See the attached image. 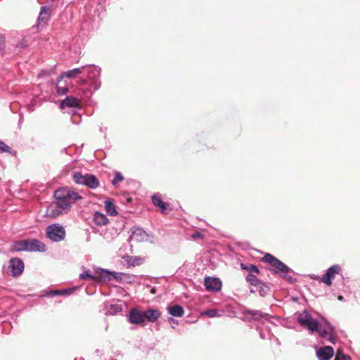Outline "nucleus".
Here are the masks:
<instances>
[{
  "label": "nucleus",
  "instance_id": "5701e85b",
  "mask_svg": "<svg viewBox=\"0 0 360 360\" xmlns=\"http://www.w3.org/2000/svg\"><path fill=\"white\" fill-rule=\"evenodd\" d=\"M127 262L130 266H138L143 263V259L140 257H128Z\"/></svg>",
  "mask_w": 360,
  "mask_h": 360
},
{
  "label": "nucleus",
  "instance_id": "393cba45",
  "mask_svg": "<svg viewBox=\"0 0 360 360\" xmlns=\"http://www.w3.org/2000/svg\"><path fill=\"white\" fill-rule=\"evenodd\" d=\"M221 313H220L218 310L214 309H208L200 313V316H207L210 318L219 317L221 316Z\"/></svg>",
  "mask_w": 360,
  "mask_h": 360
},
{
  "label": "nucleus",
  "instance_id": "f8f14e48",
  "mask_svg": "<svg viewBox=\"0 0 360 360\" xmlns=\"http://www.w3.org/2000/svg\"><path fill=\"white\" fill-rule=\"evenodd\" d=\"M205 285L209 291H219L221 288V282L219 278L207 277L205 278Z\"/></svg>",
  "mask_w": 360,
  "mask_h": 360
},
{
  "label": "nucleus",
  "instance_id": "bb28decb",
  "mask_svg": "<svg viewBox=\"0 0 360 360\" xmlns=\"http://www.w3.org/2000/svg\"><path fill=\"white\" fill-rule=\"evenodd\" d=\"M247 281L252 285L257 286L261 284V282L257 279L255 274H249L247 276Z\"/></svg>",
  "mask_w": 360,
  "mask_h": 360
},
{
  "label": "nucleus",
  "instance_id": "c85d7f7f",
  "mask_svg": "<svg viewBox=\"0 0 360 360\" xmlns=\"http://www.w3.org/2000/svg\"><path fill=\"white\" fill-rule=\"evenodd\" d=\"M241 268L243 269H245L248 271H249V274H258L259 273L258 268L256 266L252 265V264L245 265L244 264H241Z\"/></svg>",
  "mask_w": 360,
  "mask_h": 360
},
{
  "label": "nucleus",
  "instance_id": "a211bd4d",
  "mask_svg": "<svg viewBox=\"0 0 360 360\" xmlns=\"http://www.w3.org/2000/svg\"><path fill=\"white\" fill-rule=\"evenodd\" d=\"M152 201L156 207H158L161 210L162 213H165L169 207V204L163 202L158 195H154L152 197Z\"/></svg>",
  "mask_w": 360,
  "mask_h": 360
},
{
  "label": "nucleus",
  "instance_id": "aec40b11",
  "mask_svg": "<svg viewBox=\"0 0 360 360\" xmlns=\"http://www.w3.org/2000/svg\"><path fill=\"white\" fill-rule=\"evenodd\" d=\"M101 277L103 280H110L112 278L115 280L121 279V275L115 272H111L105 269H101L100 272Z\"/></svg>",
  "mask_w": 360,
  "mask_h": 360
},
{
  "label": "nucleus",
  "instance_id": "9d476101",
  "mask_svg": "<svg viewBox=\"0 0 360 360\" xmlns=\"http://www.w3.org/2000/svg\"><path fill=\"white\" fill-rule=\"evenodd\" d=\"M128 321L132 324H141L145 322L143 311L136 308L131 309L128 315Z\"/></svg>",
  "mask_w": 360,
  "mask_h": 360
},
{
  "label": "nucleus",
  "instance_id": "f03ea898",
  "mask_svg": "<svg viewBox=\"0 0 360 360\" xmlns=\"http://www.w3.org/2000/svg\"><path fill=\"white\" fill-rule=\"evenodd\" d=\"M297 321L302 326L311 332L316 331L322 338L334 343V328L327 321L323 320L321 322H318L311 317L308 311H304L298 315Z\"/></svg>",
  "mask_w": 360,
  "mask_h": 360
},
{
  "label": "nucleus",
  "instance_id": "9b49d317",
  "mask_svg": "<svg viewBox=\"0 0 360 360\" xmlns=\"http://www.w3.org/2000/svg\"><path fill=\"white\" fill-rule=\"evenodd\" d=\"M333 354L334 350L330 346H326L316 349V356L319 360H330Z\"/></svg>",
  "mask_w": 360,
  "mask_h": 360
},
{
  "label": "nucleus",
  "instance_id": "39448f33",
  "mask_svg": "<svg viewBox=\"0 0 360 360\" xmlns=\"http://www.w3.org/2000/svg\"><path fill=\"white\" fill-rule=\"evenodd\" d=\"M73 179L77 184L85 185L91 188H96L99 185L98 180L91 174L82 175L80 173H75Z\"/></svg>",
  "mask_w": 360,
  "mask_h": 360
},
{
  "label": "nucleus",
  "instance_id": "f3484780",
  "mask_svg": "<svg viewBox=\"0 0 360 360\" xmlns=\"http://www.w3.org/2000/svg\"><path fill=\"white\" fill-rule=\"evenodd\" d=\"M167 309L169 314L175 317H181L184 314L183 307L179 304L168 306Z\"/></svg>",
  "mask_w": 360,
  "mask_h": 360
},
{
  "label": "nucleus",
  "instance_id": "dca6fc26",
  "mask_svg": "<svg viewBox=\"0 0 360 360\" xmlns=\"http://www.w3.org/2000/svg\"><path fill=\"white\" fill-rule=\"evenodd\" d=\"M85 70V67L83 66L82 68H75L66 72H64L63 74H61L59 77V79H61L63 77H69V78H75L79 75L82 74Z\"/></svg>",
  "mask_w": 360,
  "mask_h": 360
},
{
  "label": "nucleus",
  "instance_id": "2f4dec72",
  "mask_svg": "<svg viewBox=\"0 0 360 360\" xmlns=\"http://www.w3.org/2000/svg\"><path fill=\"white\" fill-rule=\"evenodd\" d=\"M11 148L0 141V153H10Z\"/></svg>",
  "mask_w": 360,
  "mask_h": 360
},
{
  "label": "nucleus",
  "instance_id": "6ab92c4d",
  "mask_svg": "<svg viewBox=\"0 0 360 360\" xmlns=\"http://www.w3.org/2000/svg\"><path fill=\"white\" fill-rule=\"evenodd\" d=\"M94 221L98 226H105L109 222L106 216L99 212H96L94 214Z\"/></svg>",
  "mask_w": 360,
  "mask_h": 360
},
{
  "label": "nucleus",
  "instance_id": "ddd939ff",
  "mask_svg": "<svg viewBox=\"0 0 360 360\" xmlns=\"http://www.w3.org/2000/svg\"><path fill=\"white\" fill-rule=\"evenodd\" d=\"M27 251L44 252L45 245L36 239L27 240Z\"/></svg>",
  "mask_w": 360,
  "mask_h": 360
},
{
  "label": "nucleus",
  "instance_id": "20e7f679",
  "mask_svg": "<svg viewBox=\"0 0 360 360\" xmlns=\"http://www.w3.org/2000/svg\"><path fill=\"white\" fill-rule=\"evenodd\" d=\"M262 261L270 264L275 268L276 273H281L284 277L290 271V268L281 261L274 257L270 254H266L262 259Z\"/></svg>",
  "mask_w": 360,
  "mask_h": 360
},
{
  "label": "nucleus",
  "instance_id": "c756f323",
  "mask_svg": "<svg viewBox=\"0 0 360 360\" xmlns=\"http://www.w3.org/2000/svg\"><path fill=\"white\" fill-rule=\"evenodd\" d=\"M79 278L83 280L91 279L96 280V278L91 274L89 270H84V273L79 275Z\"/></svg>",
  "mask_w": 360,
  "mask_h": 360
},
{
  "label": "nucleus",
  "instance_id": "412c9836",
  "mask_svg": "<svg viewBox=\"0 0 360 360\" xmlns=\"http://www.w3.org/2000/svg\"><path fill=\"white\" fill-rule=\"evenodd\" d=\"M105 205V210L107 214H108L110 216H116L117 212L115 209V206L113 204L112 201L111 200H107L104 202Z\"/></svg>",
  "mask_w": 360,
  "mask_h": 360
},
{
  "label": "nucleus",
  "instance_id": "c9c22d12",
  "mask_svg": "<svg viewBox=\"0 0 360 360\" xmlns=\"http://www.w3.org/2000/svg\"><path fill=\"white\" fill-rule=\"evenodd\" d=\"M4 49V37L0 35V52Z\"/></svg>",
  "mask_w": 360,
  "mask_h": 360
},
{
  "label": "nucleus",
  "instance_id": "2eb2a0df",
  "mask_svg": "<svg viewBox=\"0 0 360 360\" xmlns=\"http://www.w3.org/2000/svg\"><path fill=\"white\" fill-rule=\"evenodd\" d=\"M80 101L73 96H68L63 101H62L60 103L61 108H65L66 107L69 108H75L79 105Z\"/></svg>",
  "mask_w": 360,
  "mask_h": 360
},
{
  "label": "nucleus",
  "instance_id": "f704fd0d",
  "mask_svg": "<svg viewBox=\"0 0 360 360\" xmlns=\"http://www.w3.org/2000/svg\"><path fill=\"white\" fill-rule=\"evenodd\" d=\"M57 91L58 94H65L68 92V89L65 87H57Z\"/></svg>",
  "mask_w": 360,
  "mask_h": 360
},
{
  "label": "nucleus",
  "instance_id": "a19ab883",
  "mask_svg": "<svg viewBox=\"0 0 360 360\" xmlns=\"http://www.w3.org/2000/svg\"><path fill=\"white\" fill-rule=\"evenodd\" d=\"M312 278L316 279V280H319V279L317 276H313Z\"/></svg>",
  "mask_w": 360,
  "mask_h": 360
},
{
  "label": "nucleus",
  "instance_id": "a878e982",
  "mask_svg": "<svg viewBox=\"0 0 360 360\" xmlns=\"http://www.w3.org/2000/svg\"><path fill=\"white\" fill-rule=\"evenodd\" d=\"M49 10L48 8L43 7L39 15V22H46L49 18Z\"/></svg>",
  "mask_w": 360,
  "mask_h": 360
},
{
  "label": "nucleus",
  "instance_id": "e433bc0d",
  "mask_svg": "<svg viewBox=\"0 0 360 360\" xmlns=\"http://www.w3.org/2000/svg\"><path fill=\"white\" fill-rule=\"evenodd\" d=\"M168 321L169 323L172 326V327L174 328V325H176L177 324V321H176L175 319H174L173 318H169L168 319Z\"/></svg>",
  "mask_w": 360,
  "mask_h": 360
},
{
  "label": "nucleus",
  "instance_id": "4c0bfd02",
  "mask_svg": "<svg viewBox=\"0 0 360 360\" xmlns=\"http://www.w3.org/2000/svg\"><path fill=\"white\" fill-rule=\"evenodd\" d=\"M112 307L113 308L114 312L120 311L122 310L121 307H120L118 305H113V306H112Z\"/></svg>",
  "mask_w": 360,
  "mask_h": 360
},
{
  "label": "nucleus",
  "instance_id": "7ed1b4c3",
  "mask_svg": "<svg viewBox=\"0 0 360 360\" xmlns=\"http://www.w3.org/2000/svg\"><path fill=\"white\" fill-rule=\"evenodd\" d=\"M87 72V79H80L79 84L81 85H89L94 91L98 90L101 86V68L95 65L84 66Z\"/></svg>",
  "mask_w": 360,
  "mask_h": 360
},
{
  "label": "nucleus",
  "instance_id": "cd10ccee",
  "mask_svg": "<svg viewBox=\"0 0 360 360\" xmlns=\"http://www.w3.org/2000/svg\"><path fill=\"white\" fill-rule=\"evenodd\" d=\"M75 289H76L75 288H69V289L63 290H55V291L51 292V295H70V294L72 293Z\"/></svg>",
  "mask_w": 360,
  "mask_h": 360
},
{
  "label": "nucleus",
  "instance_id": "ea45409f",
  "mask_svg": "<svg viewBox=\"0 0 360 360\" xmlns=\"http://www.w3.org/2000/svg\"><path fill=\"white\" fill-rule=\"evenodd\" d=\"M338 299L340 301L343 300V297L342 295L338 296Z\"/></svg>",
  "mask_w": 360,
  "mask_h": 360
},
{
  "label": "nucleus",
  "instance_id": "1a4fd4ad",
  "mask_svg": "<svg viewBox=\"0 0 360 360\" xmlns=\"http://www.w3.org/2000/svg\"><path fill=\"white\" fill-rule=\"evenodd\" d=\"M130 240L131 241L137 243L148 241L150 240V236L143 229L139 227H134L131 230Z\"/></svg>",
  "mask_w": 360,
  "mask_h": 360
},
{
  "label": "nucleus",
  "instance_id": "423d86ee",
  "mask_svg": "<svg viewBox=\"0 0 360 360\" xmlns=\"http://www.w3.org/2000/svg\"><path fill=\"white\" fill-rule=\"evenodd\" d=\"M46 235L54 242L63 240L65 236L64 228L59 224H52L46 228Z\"/></svg>",
  "mask_w": 360,
  "mask_h": 360
},
{
  "label": "nucleus",
  "instance_id": "7c9ffc66",
  "mask_svg": "<svg viewBox=\"0 0 360 360\" xmlns=\"http://www.w3.org/2000/svg\"><path fill=\"white\" fill-rule=\"evenodd\" d=\"M335 360H351V359L345 356L340 349H338Z\"/></svg>",
  "mask_w": 360,
  "mask_h": 360
},
{
  "label": "nucleus",
  "instance_id": "b1692460",
  "mask_svg": "<svg viewBox=\"0 0 360 360\" xmlns=\"http://www.w3.org/2000/svg\"><path fill=\"white\" fill-rule=\"evenodd\" d=\"M27 240H20L15 243L12 247L13 251H23L27 250Z\"/></svg>",
  "mask_w": 360,
  "mask_h": 360
},
{
  "label": "nucleus",
  "instance_id": "4be33fe9",
  "mask_svg": "<svg viewBox=\"0 0 360 360\" xmlns=\"http://www.w3.org/2000/svg\"><path fill=\"white\" fill-rule=\"evenodd\" d=\"M244 314L247 319H249L252 316H255V319H259V317H267L268 315L266 314H262L259 311H251L247 310L244 312Z\"/></svg>",
  "mask_w": 360,
  "mask_h": 360
},
{
  "label": "nucleus",
  "instance_id": "72a5a7b5",
  "mask_svg": "<svg viewBox=\"0 0 360 360\" xmlns=\"http://www.w3.org/2000/svg\"><path fill=\"white\" fill-rule=\"evenodd\" d=\"M259 286H260L259 293L262 295H264L265 293H266V292L268 290V288H267V286H266L262 283L259 285Z\"/></svg>",
  "mask_w": 360,
  "mask_h": 360
},
{
  "label": "nucleus",
  "instance_id": "6e6552de",
  "mask_svg": "<svg viewBox=\"0 0 360 360\" xmlns=\"http://www.w3.org/2000/svg\"><path fill=\"white\" fill-rule=\"evenodd\" d=\"M341 271V267L338 264H335L328 268L326 274L320 278V281L330 286L332 285V281L335 276Z\"/></svg>",
  "mask_w": 360,
  "mask_h": 360
},
{
  "label": "nucleus",
  "instance_id": "473e14b6",
  "mask_svg": "<svg viewBox=\"0 0 360 360\" xmlns=\"http://www.w3.org/2000/svg\"><path fill=\"white\" fill-rule=\"evenodd\" d=\"M122 180H123V177H122V176L121 175V174H120V173L117 172V173L115 174V176L114 179H113V180H112V184L115 185V184H116L117 183L122 181Z\"/></svg>",
  "mask_w": 360,
  "mask_h": 360
},
{
  "label": "nucleus",
  "instance_id": "4468645a",
  "mask_svg": "<svg viewBox=\"0 0 360 360\" xmlns=\"http://www.w3.org/2000/svg\"><path fill=\"white\" fill-rule=\"evenodd\" d=\"M145 321L148 320L149 322L156 321L161 316V313L158 309H148L143 311Z\"/></svg>",
  "mask_w": 360,
  "mask_h": 360
},
{
  "label": "nucleus",
  "instance_id": "0eeeda50",
  "mask_svg": "<svg viewBox=\"0 0 360 360\" xmlns=\"http://www.w3.org/2000/svg\"><path fill=\"white\" fill-rule=\"evenodd\" d=\"M24 270V263L18 258H13L9 261L8 273L13 276L20 275Z\"/></svg>",
  "mask_w": 360,
  "mask_h": 360
},
{
  "label": "nucleus",
  "instance_id": "f257e3e1",
  "mask_svg": "<svg viewBox=\"0 0 360 360\" xmlns=\"http://www.w3.org/2000/svg\"><path fill=\"white\" fill-rule=\"evenodd\" d=\"M56 201L49 205L46 214L51 217H57L66 213L76 200L81 196L75 191L68 188H61L55 191Z\"/></svg>",
  "mask_w": 360,
  "mask_h": 360
},
{
  "label": "nucleus",
  "instance_id": "58836bf2",
  "mask_svg": "<svg viewBox=\"0 0 360 360\" xmlns=\"http://www.w3.org/2000/svg\"><path fill=\"white\" fill-rule=\"evenodd\" d=\"M200 237H201V234L200 233H196L193 235V238L194 239H196Z\"/></svg>",
  "mask_w": 360,
  "mask_h": 360
}]
</instances>
